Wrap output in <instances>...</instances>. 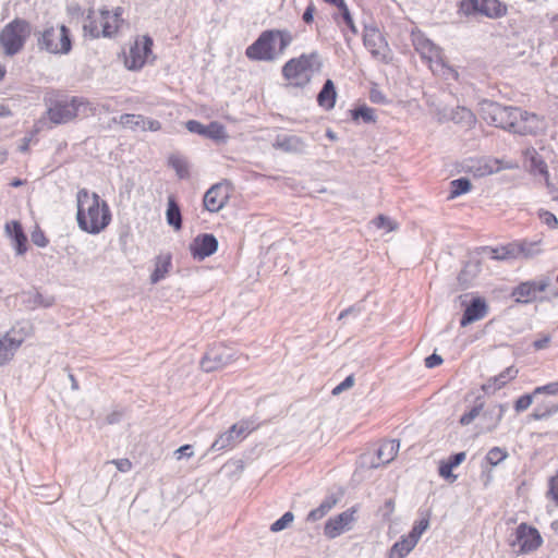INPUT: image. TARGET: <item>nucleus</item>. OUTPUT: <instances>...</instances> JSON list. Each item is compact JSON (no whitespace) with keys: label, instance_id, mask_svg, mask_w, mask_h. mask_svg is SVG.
I'll return each mask as SVG.
<instances>
[{"label":"nucleus","instance_id":"6ab92c4d","mask_svg":"<svg viewBox=\"0 0 558 558\" xmlns=\"http://www.w3.org/2000/svg\"><path fill=\"white\" fill-rule=\"evenodd\" d=\"M185 126L189 132L198 134L205 138L213 140L215 142H220L226 138V131L222 124L218 122H210L205 125L196 120H189L185 123Z\"/></svg>","mask_w":558,"mask_h":558},{"label":"nucleus","instance_id":"dca6fc26","mask_svg":"<svg viewBox=\"0 0 558 558\" xmlns=\"http://www.w3.org/2000/svg\"><path fill=\"white\" fill-rule=\"evenodd\" d=\"M548 286L547 279L524 281L512 290L511 295L517 303H531L536 301L538 294L545 292Z\"/></svg>","mask_w":558,"mask_h":558},{"label":"nucleus","instance_id":"39448f33","mask_svg":"<svg viewBox=\"0 0 558 558\" xmlns=\"http://www.w3.org/2000/svg\"><path fill=\"white\" fill-rule=\"evenodd\" d=\"M412 44L415 51L422 59L426 60L429 69L436 74L445 75L446 72L453 78H459V73L447 66L441 48L436 46L432 40L424 36L421 32L412 33Z\"/></svg>","mask_w":558,"mask_h":558},{"label":"nucleus","instance_id":"0e129e2a","mask_svg":"<svg viewBox=\"0 0 558 558\" xmlns=\"http://www.w3.org/2000/svg\"><path fill=\"white\" fill-rule=\"evenodd\" d=\"M315 7L310 4L303 13V21L307 24L312 23L314 20Z\"/></svg>","mask_w":558,"mask_h":558},{"label":"nucleus","instance_id":"a19ab883","mask_svg":"<svg viewBox=\"0 0 558 558\" xmlns=\"http://www.w3.org/2000/svg\"><path fill=\"white\" fill-rule=\"evenodd\" d=\"M484 403H478L474 405L472 409H470L468 412H465L463 415H461L459 423L462 426L470 425L483 411Z\"/></svg>","mask_w":558,"mask_h":558},{"label":"nucleus","instance_id":"473e14b6","mask_svg":"<svg viewBox=\"0 0 558 558\" xmlns=\"http://www.w3.org/2000/svg\"><path fill=\"white\" fill-rule=\"evenodd\" d=\"M337 501V498L333 496L326 498L317 508L308 512L306 520L316 522L323 519L327 513L331 511V509L335 508Z\"/></svg>","mask_w":558,"mask_h":558},{"label":"nucleus","instance_id":"7ed1b4c3","mask_svg":"<svg viewBox=\"0 0 558 558\" xmlns=\"http://www.w3.org/2000/svg\"><path fill=\"white\" fill-rule=\"evenodd\" d=\"M291 43L292 35L288 31H265L246 49V56L253 60L274 61L284 53Z\"/></svg>","mask_w":558,"mask_h":558},{"label":"nucleus","instance_id":"f8f14e48","mask_svg":"<svg viewBox=\"0 0 558 558\" xmlns=\"http://www.w3.org/2000/svg\"><path fill=\"white\" fill-rule=\"evenodd\" d=\"M235 360V351L226 344L218 343L210 347L201 361L203 371L209 373L225 367Z\"/></svg>","mask_w":558,"mask_h":558},{"label":"nucleus","instance_id":"f704fd0d","mask_svg":"<svg viewBox=\"0 0 558 558\" xmlns=\"http://www.w3.org/2000/svg\"><path fill=\"white\" fill-rule=\"evenodd\" d=\"M119 122L124 128H129L133 131H143V128L145 125V117L142 114L124 113L120 117Z\"/></svg>","mask_w":558,"mask_h":558},{"label":"nucleus","instance_id":"5701e85b","mask_svg":"<svg viewBox=\"0 0 558 558\" xmlns=\"http://www.w3.org/2000/svg\"><path fill=\"white\" fill-rule=\"evenodd\" d=\"M5 231L13 242L17 255H23L27 251V238L22 225L19 221H11L5 225Z\"/></svg>","mask_w":558,"mask_h":558},{"label":"nucleus","instance_id":"09e8293b","mask_svg":"<svg viewBox=\"0 0 558 558\" xmlns=\"http://www.w3.org/2000/svg\"><path fill=\"white\" fill-rule=\"evenodd\" d=\"M340 11V14H341V17L344 22V24L347 25V27L353 33V34H356L357 33V28H356V25L353 21V17L350 13V10L348 8V5H343L341 9H339Z\"/></svg>","mask_w":558,"mask_h":558},{"label":"nucleus","instance_id":"f257e3e1","mask_svg":"<svg viewBox=\"0 0 558 558\" xmlns=\"http://www.w3.org/2000/svg\"><path fill=\"white\" fill-rule=\"evenodd\" d=\"M482 118L489 124L521 136H536L546 130L544 116L514 106L485 102Z\"/></svg>","mask_w":558,"mask_h":558},{"label":"nucleus","instance_id":"37998d69","mask_svg":"<svg viewBox=\"0 0 558 558\" xmlns=\"http://www.w3.org/2000/svg\"><path fill=\"white\" fill-rule=\"evenodd\" d=\"M293 520H294L293 513L288 511L280 519H278L277 521H275L271 524L270 531L271 532H280V531L284 530L286 527H288L293 522Z\"/></svg>","mask_w":558,"mask_h":558},{"label":"nucleus","instance_id":"c85d7f7f","mask_svg":"<svg viewBox=\"0 0 558 558\" xmlns=\"http://www.w3.org/2000/svg\"><path fill=\"white\" fill-rule=\"evenodd\" d=\"M21 343V340H15L8 335L0 339V366L7 364L13 357Z\"/></svg>","mask_w":558,"mask_h":558},{"label":"nucleus","instance_id":"6e6552de","mask_svg":"<svg viewBox=\"0 0 558 558\" xmlns=\"http://www.w3.org/2000/svg\"><path fill=\"white\" fill-rule=\"evenodd\" d=\"M508 7L500 0H460L458 13L464 16H485L492 20L504 17Z\"/></svg>","mask_w":558,"mask_h":558},{"label":"nucleus","instance_id":"ea45409f","mask_svg":"<svg viewBox=\"0 0 558 558\" xmlns=\"http://www.w3.org/2000/svg\"><path fill=\"white\" fill-rule=\"evenodd\" d=\"M428 526H429V515L426 514L414 523L409 535L411 537H413L418 543L422 534L428 529Z\"/></svg>","mask_w":558,"mask_h":558},{"label":"nucleus","instance_id":"20e7f679","mask_svg":"<svg viewBox=\"0 0 558 558\" xmlns=\"http://www.w3.org/2000/svg\"><path fill=\"white\" fill-rule=\"evenodd\" d=\"M320 65L317 52L302 53L283 64L282 77L289 86L303 88L310 84L314 74L319 71Z\"/></svg>","mask_w":558,"mask_h":558},{"label":"nucleus","instance_id":"4be33fe9","mask_svg":"<svg viewBox=\"0 0 558 558\" xmlns=\"http://www.w3.org/2000/svg\"><path fill=\"white\" fill-rule=\"evenodd\" d=\"M488 313V306L484 299L475 298L472 300L471 304L465 308L463 316L460 320L461 327H466L468 325L483 319Z\"/></svg>","mask_w":558,"mask_h":558},{"label":"nucleus","instance_id":"e433bc0d","mask_svg":"<svg viewBox=\"0 0 558 558\" xmlns=\"http://www.w3.org/2000/svg\"><path fill=\"white\" fill-rule=\"evenodd\" d=\"M354 121L363 120L366 123L376 121L375 110L367 106H360L351 111Z\"/></svg>","mask_w":558,"mask_h":558},{"label":"nucleus","instance_id":"de8ad7c7","mask_svg":"<svg viewBox=\"0 0 558 558\" xmlns=\"http://www.w3.org/2000/svg\"><path fill=\"white\" fill-rule=\"evenodd\" d=\"M538 217L548 228H558V219L553 213L542 209L538 211Z\"/></svg>","mask_w":558,"mask_h":558},{"label":"nucleus","instance_id":"6e6d98bb","mask_svg":"<svg viewBox=\"0 0 558 558\" xmlns=\"http://www.w3.org/2000/svg\"><path fill=\"white\" fill-rule=\"evenodd\" d=\"M193 454H194L193 446L189 445V444L181 446L180 448H178L174 451V456L178 460H181L183 458H191V457H193Z\"/></svg>","mask_w":558,"mask_h":558},{"label":"nucleus","instance_id":"a211bd4d","mask_svg":"<svg viewBox=\"0 0 558 558\" xmlns=\"http://www.w3.org/2000/svg\"><path fill=\"white\" fill-rule=\"evenodd\" d=\"M243 433V422L233 424L226 432L218 436V438L211 444L210 450L221 451L233 449L238 444L241 442Z\"/></svg>","mask_w":558,"mask_h":558},{"label":"nucleus","instance_id":"393cba45","mask_svg":"<svg viewBox=\"0 0 558 558\" xmlns=\"http://www.w3.org/2000/svg\"><path fill=\"white\" fill-rule=\"evenodd\" d=\"M518 375V369L513 366H509L504 369L499 375L492 377L485 385H483L482 389L484 391L489 390H499L505 387L509 381L513 380Z\"/></svg>","mask_w":558,"mask_h":558},{"label":"nucleus","instance_id":"13d9d810","mask_svg":"<svg viewBox=\"0 0 558 558\" xmlns=\"http://www.w3.org/2000/svg\"><path fill=\"white\" fill-rule=\"evenodd\" d=\"M112 463L117 466L120 472L126 473L131 471L132 463L129 459H117L112 460Z\"/></svg>","mask_w":558,"mask_h":558},{"label":"nucleus","instance_id":"4d7b16f0","mask_svg":"<svg viewBox=\"0 0 558 558\" xmlns=\"http://www.w3.org/2000/svg\"><path fill=\"white\" fill-rule=\"evenodd\" d=\"M465 457H466L465 452H459V453L452 454L451 457H449L448 460H445V461L451 466V469H454L465 460Z\"/></svg>","mask_w":558,"mask_h":558},{"label":"nucleus","instance_id":"338daca9","mask_svg":"<svg viewBox=\"0 0 558 558\" xmlns=\"http://www.w3.org/2000/svg\"><path fill=\"white\" fill-rule=\"evenodd\" d=\"M323 1L330 5L336 7L338 9H341L343 5L347 4L344 0H323Z\"/></svg>","mask_w":558,"mask_h":558},{"label":"nucleus","instance_id":"423d86ee","mask_svg":"<svg viewBox=\"0 0 558 558\" xmlns=\"http://www.w3.org/2000/svg\"><path fill=\"white\" fill-rule=\"evenodd\" d=\"M39 50L51 54H68L72 50L70 29L61 25L58 29L48 26L44 31L35 33Z\"/></svg>","mask_w":558,"mask_h":558},{"label":"nucleus","instance_id":"2f4dec72","mask_svg":"<svg viewBox=\"0 0 558 558\" xmlns=\"http://www.w3.org/2000/svg\"><path fill=\"white\" fill-rule=\"evenodd\" d=\"M400 442L396 439L385 440L377 451V457L383 463L392 461L399 451Z\"/></svg>","mask_w":558,"mask_h":558},{"label":"nucleus","instance_id":"c756f323","mask_svg":"<svg viewBox=\"0 0 558 558\" xmlns=\"http://www.w3.org/2000/svg\"><path fill=\"white\" fill-rule=\"evenodd\" d=\"M166 219L168 225L171 226L174 230L178 231L182 229L181 209L173 196L168 197Z\"/></svg>","mask_w":558,"mask_h":558},{"label":"nucleus","instance_id":"c03bdc74","mask_svg":"<svg viewBox=\"0 0 558 558\" xmlns=\"http://www.w3.org/2000/svg\"><path fill=\"white\" fill-rule=\"evenodd\" d=\"M546 496L558 507V473L549 477Z\"/></svg>","mask_w":558,"mask_h":558},{"label":"nucleus","instance_id":"58836bf2","mask_svg":"<svg viewBox=\"0 0 558 558\" xmlns=\"http://www.w3.org/2000/svg\"><path fill=\"white\" fill-rule=\"evenodd\" d=\"M508 457V452L500 448V447H494L492 448L487 454H486V461L492 466L498 465L500 462H502Z\"/></svg>","mask_w":558,"mask_h":558},{"label":"nucleus","instance_id":"cd10ccee","mask_svg":"<svg viewBox=\"0 0 558 558\" xmlns=\"http://www.w3.org/2000/svg\"><path fill=\"white\" fill-rule=\"evenodd\" d=\"M337 93L335 85L331 80H327L318 93L317 102L320 107L326 110H330L335 107Z\"/></svg>","mask_w":558,"mask_h":558},{"label":"nucleus","instance_id":"79ce46f5","mask_svg":"<svg viewBox=\"0 0 558 558\" xmlns=\"http://www.w3.org/2000/svg\"><path fill=\"white\" fill-rule=\"evenodd\" d=\"M373 225L377 229H385L387 232H391L397 229L398 225L385 215H378L374 220Z\"/></svg>","mask_w":558,"mask_h":558},{"label":"nucleus","instance_id":"412c9836","mask_svg":"<svg viewBox=\"0 0 558 558\" xmlns=\"http://www.w3.org/2000/svg\"><path fill=\"white\" fill-rule=\"evenodd\" d=\"M228 199L227 189L222 184H215L206 191L203 205L209 213H218Z\"/></svg>","mask_w":558,"mask_h":558},{"label":"nucleus","instance_id":"5fc2aeb1","mask_svg":"<svg viewBox=\"0 0 558 558\" xmlns=\"http://www.w3.org/2000/svg\"><path fill=\"white\" fill-rule=\"evenodd\" d=\"M354 385V377L353 375H349L343 381H341L339 385H337L332 389V395L337 396L341 393L342 391L351 388Z\"/></svg>","mask_w":558,"mask_h":558},{"label":"nucleus","instance_id":"a878e982","mask_svg":"<svg viewBox=\"0 0 558 558\" xmlns=\"http://www.w3.org/2000/svg\"><path fill=\"white\" fill-rule=\"evenodd\" d=\"M172 267V258L170 254H159L155 257V269L150 275V282L158 283L169 274Z\"/></svg>","mask_w":558,"mask_h":558},{"label":"nucleus","instance_id":"2eb2a0df","mask_svg":"<svg viewBox=\"0 0 558 558\" xmlns=\"http://www.w3.org/2000/svg\"><path fill=\"white\" fill-rule=\"evenodd\" d=\"M363 41L373 58L380 62L388 61L390 49L385 36L377 27L365 28Z\"/></svg>","mask_w":558,"mask_h":558},{"label":"nucleus","instance_id":"603ef678","mask_svg":"<svg viewBox=\"0 0 558 558\" xmlns=\"http://www.w3.org/2000/svg\"><path fill=\"white\" fill-rule=\"evenodd\" d=\"M452 470L453 469H451V466L445 460L439 462V475L442 478L448 480L450 483H453L457 480V475L452 474Z\"/></svg>","mask_w":558,"mask_h":558},{"label":"nucleus","instance_id":"c9c22d12","mask_svg":"<svg viewBox=\"0 0 558 558\" xmlns=\"http://www.w3.org/2000/svg\"><path fill=\"white\" fill-rule=\"evenodd\" d=\"M558 412V404H545V405H537L533 412L529 415L530 420L532 421H541L548 418L549 416L554 415Z\"/></svg>","mask_w":558,"mask_h":558},{"label":"nucleus","instance_id":"e2e57ef3","mask_svg":"<svg viewBox=\"0 0 558 558\" xmlns=\"http://www.w3.org/2000/svg\"><path fill=\"white\" fill-rule=\"evenodd\" d=\"M442 363V359L440 355L432 354L428 357L425 359V365L428 368L436 367Z\"/></svg>","mask_w":558,"mask_h":558},{"label":"nucleus","instance_id":"69168bd1","mask_svg":"<svg viewBox=\"0 0 558 558\" xmlns=\"http://www.w3.org/2000/svg\"><path fill=\"white\" fill-rule=\"evenodd\" d=\"M120 416H121V414H120V413H118V412H113V413H111V414H109V415L107 416V422H108L109 424H116V423H118V422L120 421Z\"/></svg>","mask_w":558,"mask_h":558},{"label":"nucleus","instance_id":"774afa93","mask_svg":"<svg viewBox=\"0 0 558 558\" xmlns=\"http://www.w3.org/2000/svg\"><path fill=\"white\" fill-rule=\"evenodd\" d=\"M29 143H31V138L24 137L23 143L20 145V151L27 153L29 149Z\"/></svg>","mask_w":558,"mask_h":558},{"label":"nucleus","instance_id":"aec40b11","mask_svg":"<svg viewBox=\"0 0 558 558\" xmlns=\"http://www.w3.org/2000/svg\"><path fill=\"white\" fill-rule=\"evenodd\" d=\"M530 244L526 242H512L500 247H488L490 257L496 260H505L510 258H518L519 256L529 257Z\"/></svg>","mask_w":558,"mask_h":558},{"label":"nucleus","instance_id":"a18cd8bd","mask_svg":"<svg viewBox=\"0 0 558 558\" xmlns=\"http://www.w3.org/2000/svg\"><path fill=\"white\" fill-rule=\"evenodd\" d=\"M533 170L544 175L546 184L549 185V172L546 162L541 157H532L531 159Z\"/></svg>","mask_w":558,"mask_h":558},{"label":"nucleus","instance_id":"f3484780","mask_svg":"<svg viewBox=\"0 0 558 558\" xmlns=\"http://www.w3.org/2000/svg\"><path fill=\"white\" fill-rule=\"evenodd\" d=\"M218 250V240L211 233L196 235L190 244V252L194 259L204 260Z\"/></svg>","mask_w":558,"mask_h":558},{"label":"nucleus","instance_id":"9d476101","mask_svg":"<svg viewBox=\"0 0 558 558\" xmlns=\"http://www.w3.org/2000/svg\"><path fill=\"white\" fill-rule=\"evenodd\" d=\"M515 168H518V163L494 157L469 158L463 163V171L472 174L474 178H483L504 169Z\"/></svg>","mask_w":558,"mask_h":558},{"label":"nucleus","instance_id":"9b49d317","mask_svg":"<svg viewBox=\"0 0 558 558\" xmlns=\"http://www.w3.org/2000/svg\"><path fill=\"white\" fill-rule=\"evenodd\" d=\"M543 544V538L538 530L527 523H520L514 532V539L510 546L517 554L525 555L537 550Z\"/></svg>","mask_w":558,"mask_h":558},{"label":"nucleus","instance_id":"3c124183","mask_svg":"<svg viewBox=\"0 0 558 558\" xmlns=\"http://www.w3.org/2000/svg\"><path fill=\"white\" fill-rule=\"evenodd\" d=\"M533 395H558V381L549 383L544 386H538L533 390Z\"/></svg>","mask_w":558,"mask_h":558},{"label":"nucleus","instance_id":"bb28decb","mask_svg":"<svg viewBox=\"0 0 558 558\" xmlns=\"http://www.w3.org/2000/svg\"><path fill=\"white\" fill-rule=\"evenodd\" d=\"M168 166L172 168L180 180H187L191 177V165L186 157L174 153L168 157Z\"/></svg>","mask_w":558,"mask_h":558},{"label":"nucleus","instance_id":"ddd939ff","mask_svg":"<svg viewBox=\"0 0 558 558\" xmlns=\"http://www.w3.org/2000/svg\"><path fill=\"white\" fill-rule=\"evenodd\" d=\"M359 508L353 506L341 513L329 518L324 525V534L332 539L352 529L356 521Z\"/></svg>","mask_w":558,"mask_h":558},{"label":"nucleus","instance_id":"72a5a7b5","mask_svg":"<svg viewBox=\"0 0 558 558\" xmlns=\"http://www.w3.org/2000/svg\"><path fill=\"white\" fill-rule=\"evenodd\" d=\"M83 29L92 38H99L101 35V26L99 24V16H96L94 11H89L86 15Z\"/></svg>","mask_w":558,"mask_h":558},{"label":"nucleus","instance_id":"1a4fd4ad","mask_svg":"<svg viewBox=\"0 0 558 558\" xmlns=\"http://www.w3.org/2000/svg\"><path fill=\"white\" fill-rule=\"evenodd\" d=\"M88 102L82 98L73 96L71 98L56 99L47 109V117L54 125L65 124L74 120L82 107Z\"/></svg>","mask_w":558,"mask_h":558},{"label":"nucleus","instance_id":"052dcab7","mask_svg":"<svg viewBox=\"0 0 558 558\" xmlns=\"http://www.w3.org/2000/svg\"><path fill=\"white\" fill-rule=\"evenodd\" d=\"M161 129V123L158 120L145 118V125L143 131H158Z\"/></svg>","mask_w":558,"mask_h":558},{"label":"nucleus","instance_id":"4c0bfd02","mask_svg":"<svg viewBox=\"0 0 558 558\" xmlns=\"http://www.w3.org/2000/svg\"><path fill=\"white\" fill-rule=\"evenodd\" d=\"M451 190L449 199H453L462 194H465L471 191L472 184L468 179L461 178L451 181L450 183Z\"/></svg>","mask_w":558,"mask_h":558},{"label":"nucleus","instance_id":"680f3d73","mask_svg":"<svg viewBox=\"0 0 558 558\" xmlns=\"http://www.w3.org/2000/svg\"><path fill=\"white\" fill-rule=\"evenodd\" d=\"M369 99L374 104H385V102H387V99H386L385 95L381 92L377 90V89H372L371 90Z\"/></svg>","mask_w":558,"mask_h":558},{"label":"nucleus","instance_id":"7c9ffc66","mask_svg":"<svg viewBox=\"0 0 558 558\" xmlns=\"http://www.w3.org/2000/svg\"><path fill=\"white\" fill-rule=\"evenodd\" d=\"M417 542L411 537L409 534L401 537V539L393 544L390 549V557L404 558L408 556L413 548L416 546Z\"/></svg>","mask_w":558,"mask_h":558},{"label":"nucleus","instance_id":"bf43d9fd","mask_svg":"<svg viewBox=\"0 0 558 558\" xmlns=\"http://www.w3.org/2000/svg\"><path fill=\"white\" fill-rule=\"evenodd\" d=\"M550 336L548 335H545V336H542L541 338L536 339L534 342H533V348L535 350H543V349H546L549 343H550Z\"/></svg>","mask_w":558,"mask_h":558},{"label":"nucleus","instance_id":"8fccbe9b","mask_svg":"<svg viewBox=\"0 0 558 558\" xmlns=\"http://www.w3.org/2000/svg\"><path fill=\"white\" fill-rule=\"evenodd\" d=\"M340 11V14H341V17L344 22V24L347 25V27L353 33V34H356L357 33V28H356V25L353 21V17L350 13V10L348 8V5H343L341 9H339Z\"/></svg>","mask_w":558,"mask_h":558},{"label":"nucleus","instance_id":"4468645a","mask_svg":"<svg viewBox=\"0 0 558 558\" xmlns=\"http://www.w3.org/2000/svg\"><path fill=\"white\" fill-rule=\"evenodd\" d=\"M151 47L153 39L149 36L137 38L125 56V66L133 71L142 69L151 54Z\"/></svg>","mask_w":558,"mask_h":558},{"label":"nucleus","instance_id":"f03ea898","mask_svg":"<svg viewBox=\"0 0 558 558\" xmlns=\"http://www.w3.org/2000/svg\"><path fill=\"white\" fill-rule=\"evenodd\" d=\"M78 227L90 234L102 231L111 221L108 204L101 201L97 193L87 189L78 190L76 194Z\"/></svg>","mask_w":558,"mask_h":558},{"label":"nucleus","instance_id":"0eeeda50","mask_svg":"<svg viewBox=\"0 0 558 558\" xmlns=\"http://www.w3.org/2000/svg\"><path fill=\"white\" fill-rule=\"evenodd\" d=\"M32 33L31 23L23 19H14L0 33V45L7 56L19 53Z\"/></svg>","mask_w":558,"mask_h":558},{"label":"nucleus","instance_id":"49530a36","mask_svg":"<svg viewBox=\"0 0 558 558\" xmlns=\"http://www.w3.org/2000/svg\"><path fill=\"white\" fill-rule=\"evenodd\" d=\"M536 395H533V392L520 396L515 400L514 405H513L515 412L520 413V412H523V411L527 410L531 407V404L533 403V398Z\"/></svg>","mask_w":558,"mask_h":558},{"label":"nucleus","instance_id":"b1692460","mask_svg":"<svg viewBox=\"0 0 558 558\" xmlns=\"http://www.w3.org/2000/svg\"><path fill=\"white\" fill-rule=\"evenodd\" d=\"M118 9L114 13L108 10H100L99 12V24L101 26V35L104 37H111L118 32L120 13Z\"/></svg>","mask_w":558,"mask_h":558},{"label":"nucleus","instance_id":"864d4df0","mask_svg":"<svg viewBox=\"0 0 558 558\" xmlns=\"http://www.w3.org/2000/svg\"><path fill=\"white\" fill-rule=\"evenodd\" d=\"M31 238L32 242L39 247H46L48 245V239L46 238L44 231L39 228L32 232Z\"/></svg>","mask_w":558,"mask_h":558}]
</instances>
